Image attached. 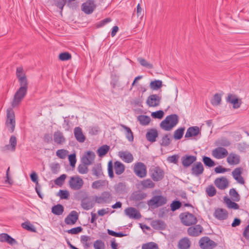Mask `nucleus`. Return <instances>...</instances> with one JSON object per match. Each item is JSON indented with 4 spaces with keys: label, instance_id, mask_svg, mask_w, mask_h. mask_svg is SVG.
I'll use <instances>...</instances> for the list:
<instances>
[{
    "label": "nucleus",
    "instance_id": "f257e3e1",
    "mask_svg": "<svg viewBox=\"0 0 249 249\" xmlns=\"http://www.w3.org/2000/svg\"><path fill=\"white\" fill-rule=\"evenodd\" d=\"M178 116L176 114H171L166 117L160 123V127L165 131L171 130L178 123Z\"/></svg>",
    "mask_w": 249,
    "mask_h": 249
},
{
    "label": "nucleus",
    "instance_id": "f03ea898",
    "mask_svg": "<svg viewBox=\"0 0 249 249\" xmlns=\"http://www.w3.org/2000/svg\"><path fill=\"white\" fill-rule=\"evenodd\" d=\"M28 87V85L20 86V88L15 93L13 101L11 102V106L13 108L16 107L20 104L22 100L27 94Z\"/></svg>",
    "mask_w": 249,
    "mask_h": 249
},
{
    "label": "nucleus",
    "instance_id": "7ed1b4c3",
    "mask_svg": "<svg viewBox=\"0 0 249 249\" xmlns=\"http://www.w3.org/2000/svg\"><path fill=\"white\" fill-rule=\"evenodd\" d=\"M5 125L10 132H13L16 125L15 115L13 107H9L6 110Z\"/></svg>",
    "mask_w": 249,
    "mask_h": 249
},
{
    "label": "nucleus",
    "instance_id": "20e7f679",
    "mask_svg": "<svg viewBox=\"0 0 249 249\" xmlns=\"http://www.w3.org/2000/svg\"><path fill=\"white\" fill-rule=\"evenodd\" d=\"M179 217L182 224L187 226L195 225L197 222L196 217L189 212L181 213Z\"/></svg>",
    "mask_w": 249,
    "mask_h": 249
},
{
    "label": "nucleus",
    "instance_id": "39448f33",
    "mask_svg": "<svg viewBox=\"0 0 249 249\" xmlns=\"http://www.w3.org/2000/svg\"><path fill=\"white\" fill-rule=\"evenodd\" d=\"M149 176L154 181L161 180L164 176V171L159 166H152L149 169Z\"/></svg>",
    "mask_w": 249,
    "mask_h": 249
},
{
    "label": "nucleus",
    "instance_id": "423d86ee",
    "mask_svg": "<svg viewBox=\"0 0 249 249\" xmlns=\"http://www.w3.org/2000/svg\"><path fill=\"white\" fill-rule=\"evenodd\" d=\"M133 172L138 177L145 178L147 175L146 166L143 162H137L134 165Z\"/></svg>",
    "mask_w": 249,
    "mask_h": 249
},
{
    "label": "nucleus",
    "instance_id": "0eeeda50",
    "mask_svg": "<svg viewBox=\"0 0 249 249\" xmlns=\"http://www.w3.org/2000/svg\"><path fill=\"white\" fill-rule=\"evenodd\" d=\"M84 181L79 176H75L70 177L69 185L72 190L75 191L79 190L82 187Z\"/></svg>",
    "mask_w": 249,
    "mask_h": 249
},
{
    "label": "nucleus",
    "instance_id": "6e6552de",
    "mask_svg": "<svg viewBox=\"0 0 249 249\" xmlns=\"http://www.w3.org/2000/svg\"><path fill=\"white\" fill-rule=\"evenodd\" d=\"M167 202V199L161 195L154 196L148 201L149 206L159 207L165 204Z\"/></svg>",
    "mask_w": 249,
    "mask_h": 249
},
{
    "label": "nucleus",
    "instance_id": "1a4fd4ad",
    "mask_svg": "<svg viewBox=\"0 0 249 249\" xmlns=\"http://www.w3.org/2000/svg\"><path fill=\"white\" fill-rule=\"evenodd\" d=\"M94 199L98 204L109 203L112 200V196L110 192L105 191L100 196H95Z\"/></svg>",
    "mask_w": 249,
    "mask_h": 249
},
{
    "label": "nucleus",
    "instance_id": "9d476101",
    "mask_svg": "<svg viewBox=\"0 0 249 249\" xmlns=\"http://www.w3.org/2000/svg\"><path fill=\"white\" fill-rule=\"evenodd\" d=\"M200 248L202 249H212L216 244L208 237H203L199 241Z\"/></svg>",
    "mask_w": 249,
    "mask_h": 249
},
{
    "label": "nucleus",
    "instance_id": "9b49d317",
    "mask_svg": "<svg viewBox=\"0 0 249 249\" xmlns=\"http://www.w3.org/2000/svg\"><path fill=\"white\" fill-rule=\"evenodd\" d=\"M94 0H88L82 4L81 10L86 14H91L96 8Z\"/></svg>",
    "mask_w": 249,
    "mask_h": 249
},
{
    "label": "nucleus",
    "instance_id": "f8f14e48",
    "mask_svg": "<svg viewBox=\"0 0 249 249\" xmlns=\"http://www.w3.org/2000/svg\"><path fill=\"white\" fill-rule=\"evenodd\" d=\"M16 76L20 86L28 85V80L22 67H18L16 69Z\"/></svg>",
    "mask_w": 249,
    "mask_h": 249
},
{
    "label": "nucleus",
    "instance_id": "ddd939ff",
    "mask_svg": "<svg viewBox=\"0 0 249 249\" xmlns=\"http://www.w3.org/2000/svg\"><path fill=\"white\" fill-rule=\"evenodd\" d=\"M161 97L158 94H151L146 100V104L149 107H156L160 105Z\"/></svg>",
    "mask_w": 249,
    "mask_h": 249
},
{
    "label": "nucleus",
    "instance_id": "4468645a",
    "mask_svg": "<svg viewBox=\"0 0 249 249\" xmlns=\"http://www.w3.org/2000/svg\"><path fill=\"white\" fill-rule=\"evenodd\" d=\"M212 155L214 158L217 159H221L228 155V152L227 150L224 147H218L213 150Z\"/></svg>",
    "mask_w": 249,
    "mask_h": 249
},
{
    "label": "nucleus",
    "instance_id": "2eb2a0df",
    "mask_svg": "<svg viewBox=\"0 0 249 249\" xmlns=\"http://www.w3.org/2000/svg\"><path fill=\"white\" fill-rule=\"evenodd\" d=\"M204 170L202 163L200 161L196 162L192 166L191 173L192 175L198 177L203 174Z\"/></svg>",
    "mask_w": 249,
    "mask_h": 249
},
{
    "label": "nucleus",
    "instance_id": "dca6fc26",
    "mask_svg": "<svg viewBox=\"0 0 249 249\" xmlns=\"http://www.w3.org/2000/svg\"><path fill=\"white\" fill-rule=\"evenodd\" d=\"M203 230V227L198 224L188 228L187 232L190 236L196 237L199 236L202 233Z\"/></svg>",
    "mask_w": 249,
    "mask_h": 249
},
{
    "label": "nucleus",
    "instance_id": "f3484780",
    "mask_svg": "<svg viewBox=\"0 0 249 249\" xmlns=\"http://www.w3.org/2000/svg\"><path fill=\"white\" fill-rule=\"evenodd\" d=\"M243 171V169L242 167L236 168L232 172V175L233 178L237 181V182L243 185L245 184V180L243 177L241 176Z\"/></svg>",
    "mask_w": 249,
    "mask_h": 249
},
{
    "label": "nucleus",
    "instance_id": "a211bd4d",
    "mask_svg": "<svg viewBox=\"0 0 249 249\" xmlns=\"http://www.w3.org/2000/svg\"><path fill=\"white\" fill-rule=\"evenodd\" d=\"M118 155L125 163H131L134 160L133 155L128 151H119Z\"/></svg>",
    "mask_w": 249,
    "mask_h": 249
},
{
    "label": "nucleus",
    "instance_id": "6ab92c4d",
    "mask_svg": "<svg viewBox=\"0 0 249 249\" xmlns=\"http://www.w3.org/2000/svg\"><path fill=\"white\" fill-rule=\"evenodd\" d=\"M124 213L130 218L139 219L141 217V213L133 207L127 208L125 209Z\"/></svg>",
    "mask_w": 249,
    "mask_h": 249
},
{
    "label": "nucleus",
    "instance_id": "aec40b11",
    "mask_svg": "<svg viewBox=\"0 0 249 249\" xmlns=\"http://www.w3.org/2000/svg\"><path fill=\"white\" fill-rule=\"evenodd\" d=\"M181 160L183 167H188L196 160V157L193 155H186L182 157Z\"/></svg>",
    "mask_w": 249,
    "mask_h": 249
},
{
    "label": "nucleus",
    "instance_id": "412c9836",
    "mask_svg": "<svg viewBox=\"0 0 249 249\" xmlns=\"http://www.w3.org/2000/svg\"><path fill=\"white\" fill-rule=\"evenodd\" d=\"M215 186L221 190H224L228 187L229 184V181L226 177L217 178L214 180Z\"/></svg>",
    "mask_w": 249,
    "mask_h": 249
},
{
    "label": "nucleus",
    "instance_id": "4be33fe9",
    "mask_svg": "<svg viewBox=\"0 0 249 249\" xmlns=\"http://www.w3.org/2000/svg\"><path fill=\"white\" fill-rule=\"evenodd\" d=\"M213 215L216 219L224 220L228 218V213L226 209L218 208L215 210Z\"/></svg>",
    "mask_w": 249,
    "mask_h": 249
},
{
    "label": "nucleus",
    "instance_id": "5701e85b",
    "mask_svg": "<svg viewBox=\"0 0 249 249\" xmlns=\"http://www.w3.org/2000/svg\"><path fill=\"white\" fill-rule=\"evenodd\" d=\"M78 219V214L75 211H71L65 219V222L67 225L74 224Z\"/></svg>",
    "mask_w": 249,
    "mask_h": 249
},
{
    "label": "nucleus",
    "instance_id": "b1692460",
    "mask_svg": "<svg viewBox=\"0 0 249 249\" xmlns=\"http://www.w3.org/2000/svg\"><path fill=\"white\" fill-rule=\"evenodd\" d=\"M145 137L148 142L151 143L154 142L158 137V131L155 128L148 129Z\"/></svg>",
    "mask_w": 249,
    "mask_h": 249
},
{
    "label": "nucleus",
    "instance_id": "393cba45",
    "mask_svg": "<svg viewBox=\"0 0 249 249\" xmlns=\"http://www.w3.org/2000/svg\"><path fill=\"white\" fill-rule=\"evenodd\" d=\"M227 102L232 104L235 109L239 108L242 103L241 100H239L235 95L232 94H228Z\"/></svg>",
    "mask_w": 249,
    "mask_h": 249
},
{
    "label": "nucleus",
    "instance_id": "a878e982",
    "mask_svg": "<svg viewBox=\"0 0 249 249\" xmlns=\"http://www.w3.org/2000/svg\"><path fill=\"white\" fill-rule=\"evenodd\" d=\"M95 157V155L93 152L88 151L83 156L81 160L83 163L90 165L93 162Z\"/></svg>",
    "mask_w": 249,
    "mask_h": 249
},
{
    "label": "nucleus",
    "instance_id": "bb28decb",
    "mask_svg": "<svg viewBox=\"0 0 249 249\" xmlns=\"http://www.w3.org/2000/svg\"><path fill=\"white\" fill-rule=\"evenodd\" d=\"M227 162L231 165L238 164L240 161V156L235 153H230L227 158Z\"/></svg>",
    "mask_w": 249,
    "mask_h": 249
},
{
    "label": "nucleus",
    "instance_id": "cd10ccee",
    "mask_svg": "<svg viewBox=\"0 0 249 249\" xmlns=\"http://www.w3.org/2000/svg\"><path fill=\"white\" fill-rule=\"evenodd\" d=\"M94 205V203L93 200L89 197H86L82 199L81 206L84 210H89L91 209Z\"/></svg>",
    "mask_w": 249,
    "mask_h": 249
},
{
    "label": "nucleus",
    "instance_id": "c85d7f7f",
    "mask_svg": "<svg viewBox=\"0 0 249 249\" xmlns=\"http://www.w3.org/2000/svg\"><path fill=\"white\" fill-rule=\"evenodd\" d=\"M53 141L57 145H61L65 142L66 139L63 133L58 130L53 133Z\"/></svg>",
    "mask_w": 249,
    "mask_h": 249
},
{
    "label": "nucleus",
    "instance_id": "c756f323",
    "mask_svg": "<svg viewBox=\"0 0 249 249\" xmlns=\"http://www.w3.org/2000/svg\"><path fill=\"white\" fill-rule=\"evenodd\" d=\"M74 135L76 140L79 142H84L86 140V137L83 133L82 128L79 126L74 129Z\"/></svg>",
    "mask_w": 249,
    "mask_h": 249
},
{
    "label": "nucleus",
    "instance_id": "7c9ffc66",
    "mask_svg": "<svg viewBox=\"0 0 249 249\" xmlns=\"http://www.w3.org/2000/svg\"><path fill=\"white\" fill-rule=\"evenodd\" d=\"M200 133V130L198 126H191L188 128L185 134L186 138L196 136Z\"/></svg>",
    "mask_w": 249,
    "mask_h": 249
},
{
    "label": "nucleus",
    "instance_id": "2f4dec72",
    "mask_svg": "<svg viewBox=\"0 0 249 249\" xmlns=\"http://www.w3.org/2000/svg\"><path fill=\"white\" fill-rule=\"evenodd\" d=\"M151 226L153 229L158 230H164L166 226L165 223L161 220H153L151 223Z\"/></svg>",
    "mask_w": 249,
    "mask_h": 249
},
{
    "label": "nucleus",
    "instance_id": "473e14b6",
    "mask_svg": "<svg viewBox=\"0 0 249 249\" xmlns=\"http://www.w3.org/2000/svg\"><path fill=\"white\" fill-rule=\"evenodd\" d=\"M0 242H7L10 245H13L17 243L16 240L7 233H2L0 234Z\"/></svg>",
    "mask_w": 249,
    "mask_h": 249
},
{
    "label": "nucleus",
    "instance_id": "72a5a7b5",
    "mask_svg": "<svg viewBox=\"0 0 249 249\" xmlns=\"http://www.w3.org/2000/svg\"><path fill=\"white\" fill-rule=\"evenodd\" d=\"M191 241L187 237L181 239L178 243L179 249H189L191 246Z\"/></svg>",
    "mask_w": 249,
    "mask_h": 249
},
{
    "label": "nucleus",
    "instance_id": "f704fd0d",
    "mask_svg": "<svg viewBox=\"0 0 249 249\" xmlns=\"http://www.w3.org/2000/svg\"><path fill=\"white\" fill-rule=\"evenodd\" d=\"M114 168L115 174L117 175H120L123 174L125 170L124 164L119 161L114 162Z\"/></svg>",
    "mask_w": 249,
    "mask_h": 249
},
{
    "label": "nucleus",
    "instance_id": "c9c22d12",
    "mask_svg": "<svg viewBox=\"0 0 249 249\" xmlns=\"http://www.w3.org/2000/svg\"><path fill=\"white\" fill-rule=\"evenodd\" d=\"M140 184L142 188L144 189L153 188L155 186V183L149 178L141 181Z\"/></svg>",
    "mask_w": 249,
    "mask_h": 249
},
{
    "label": "nucleus",
    "instance_id": "e433bc0d",
    "mask_svg": "<svg viewBox=\"0 0 249 249\" xmlns=\"http://www.w3.org/2000/svg\"><path fill=\"white\" fill-rule=\"evenodd\" d=\"M93 175L97 178H99L103 175L102 165L101 163L95 164L92 168Z\"/></svg>",
    "mask_w": 249,
    "mask_h": 249
},
{
    "label": "nucleus",
    "instance_id": "4c0bfd02",
    "mask_svg": "<svg viewBox=\"0 0 249 249\" xmlns=\"http://www.w3.org/2000/svg\"><path fill=\"white\" fill-rule=\"evenodd\" d=\"M120 125L125 130V136L129 142H133L134 140L133 133L131 129L124 124H121Z\"/></svg>",
    "mask_w": 249,
    "mask_h": 249
},
{
    "label": "nucleus",
    "instance_id": "58836bf2",
    "mask_svg": "<svg viewBox=\"0 0 249 249\" xmlns=\"http://www.w3.org/2000/svg\"><path fill=\"white\" fill-rule=\"evenodd\" d=\"M137 120L139 122L140 124L142 125H148L151 121L150 117L143 115L138 116Z\"/></svg>",
    "mask_w": 249,
    "mask_h": 249
},
{
    "label": "nucleus",
    "instance_id": "ea45409f",
    "mask_svg": "<svg viewBox=\"0 0 249 249\" xmlns=\"http://www.w3.org/2000/svg\"><path fill=\"white\" fill-rule=\"evenodd\" d=\"M170 134H166L164 135L161 139L160 143V145L164 147L168 146L171 143V139L170 138Z\"/></svg>",
    "mask_w": 249,
    "mask_h": 249
},
{
    "label": "nucleus",
    "instance_id": "a19ab883",
    "mask_svg": "<svg viewBox=\"0 0 249 249\" xmlns=\"http://www.w3.org/2000/svg\"><path fill=\"white\" fill-rule=\"evenodd\" d=\"M64 212V207L61 204H57L53 206L52 208V212L55 215H59L63 213Z\"/></svg>",
    "mask_w": 249,
    "mask_h": 249
},
{
    "label": "nucleus",
    "instance_id": "79ce46f5",
    "mask_svg": "<svg viewBox=\"0 0 249 249\" xmlns=\"http://www.w3.org/2000/svg\"><path fill=\"white\" fill-rule=\"evenodd\" d=\"M224 201L226 203L227 207L230 209L237 210L239 208V205L234 202L232 201L230 198L227 197H224Z\"/></svg>",
    "mask_w": 249,
    "mask_h": 249
},
{
    "label": "nucleus",
    "instance_id": "37998d69",
    "mask_svg": "<svg viewBox=\"0 0 249 249\" xmlns=\"http://www.w3.org/2000/svg\"><path fill=\"white\" fill-rule=\"evenodd\" d=\"M185 127H179L174 131V138L175 140L181 139L183 135Z\"/></svg>",
    "mask_w": 249,
    "mask_h": 249
},
{
    "label": "nucleus",
    "instance_id": "c03bdc74",
    "mask_svg": "<svg viewBox=\"0 0 249 249\" xmlns=\"http://www.w3.org/2000/svg\"><path fill=\"white\" fill-rule=\"evenodd\" d=\"M162 85V82L161 80H157L151 81L150 83V88L152 90H158L160 89Z\"/></svg>",
    "mask_w": 249,
    "mask_h": 249
},
{
    "label": "nucleus",
    "instance_id": "a18cd8bd",
    "mask_svg": "<svg viewBox=\"0 0 249 249\" xmlns=\"http://www.w3.org/2000/svg\"><path fill=\"white\" fill-rule=\"evenodd\" d=\"M229 194L231 198V199L236 202H238L240 199V197L238 193V192L236 191V190L234 188L230 189L229 191Z\"/></svg>",
    "mask_w": 249,
    "mask_h": 249
},
{
    "label": "nucleus",
    "instance_id": "49530a36",
    "mask_svg": "<svg viewBox=\"0 0 249 249\" xmlns=\"http://www.w3.org/2000/svg\"><path fill=\"white\" fill-rule=\"evenodd\" d=\"M109 149V146L107 145H104L100 147L97 150L99 156L102 157L105 155L108 152Z\"/></svg>",
    "mask_w": 249,
    "mask_h": 249
},
{
    "label": "nucleus",
    "instance_id": "de8ad7c7",
    "mask_svg": "<svg viewBox=\"0 0 249 249\" xmlns=\"http://www.w3.org/2000/svg\"><path fill=\"white\" fill-rule=\"evenodd\" d=\"M90 239L91 238L89 236L87 235H82L81 236L80 241L81 243L84 245V246L86 248H89L91 245V243H89Z\"/></svg>",
    "mask_w": 249,
    "mask_h": 249
},
{
    "label": "nucleus",
    "instance_id": "09e8293b",
    "mask_svg": "<svg viewBox=\"0 0 249 249\" xmlns=\"http://www.w3.org/2000/svg\"><path fill=\"white\" fill-rule=\"evenodd\" d=\"M221 101V96L220 94L218 93L215 94L213 98L212 99L211 102V104L213 106H218L220 104Z\"/></svg>",
    "mask_w": 249,
    "mask_h": 249
},
{
    "label": "nucleus",
    "instance_id": "8fccbe9b",
    "mask_svg": "<svg viewBox=\"0 0 249 249\" xmlns=\"http://www.w3.org/2000/svg\"><path fill=\"white\" fill-rule=\"evenodd\" d=\"M22 227L26 230L36 232V228L29 222H25L21 224Z\"/></svg>",
    "mask_w": 249,
    "mask_h": 249
},
{
    "label": "nucleus",
    "instance_id": "3c124183",
    "mask_svg": "<svg viewBox=\"0 0 249 249\" xmlns=\"http://www.w3.org/2000/svg\"><path fill=\"white\" fill-rule=\"evenodd\" d=\"M142 249H159V247L156 243L151 242L143 244Z\"/></svg>",
    "mask_w": 249,
    "mask_h": 249
},
{
    "label": "nucleus",
    "instance_id": "603ef678",
    "mask_svg": "<svg viewBox=\"0 0 249 249\" xmlns=\"http://www.w3.org/2000/svg\"><path fill=\"white\" fill-rule=\"evenodd\" d=\"M202 161L204 164L207 166L211 167L215 165L214 161L210 157L204 156L202 159Z\"/></svg>",
    "mask_w": 249,
    "mask_h": 249
},
{
    "label": "nucleus",
    "instance_id": "864d4df0",
    "mask_svg": "<svg viewBox=\"0 0 249 249\" xmlns=\"http://www.w3.org/2000/svg\"><path fill=\"white\" fill-rule=\"evenodd\" d=\"M138 61L140 63V64L143 67L149 69H152L153 68V66L152 64L148 63L145 59L143 58H138Z\"/></svg>",
    "mask_w": 249,
    "mask_h": 249
},
{
    "label": "nucleus",
    "instance_id": "5fc2aeb1",
    "mask_svg": "<svg viewBox=\"0 0 249 249\" xmlns=\"http://www.w3.org/2000/svg\"><path fill=\"white\" fill-rule=\"evenodd\" d=\"M67 177L65 174L61 175L59 177L57 178L54 180L55 184L61 186L64 183L65 180Z\"/></svg>",
    "mask_w": 249,
    "mask_h": 249
},
{
    "label": "nucleus",
    "instance_id": "6e6d98bb",
    "mask_svg": "<svg viewBox=\"0 0 249 249\" xmlns=\"http://www.w3.org/2000/svg\"><path fill=\"white\" fill-rule=\"evenodd\" d=\"M206 191L209 196L212 197L215 195L216 190L213 185H209L206 188Z\"/></svg>",
    "mask_w": 249,
    "mask_h": 249
},
{
    "label": "nucleus",
    "instance_id": "4d7b16f0",
    "mask_svg": "<svg viewBox=\"0 0 249 249\" xmlns=\"http://www.w3.org/2000/svg\"><path fill=\"white\" fill-rule=\"evenodd\" d=\"M55 5L61 10V12H62L64 5L67 3L68 0H54Z\"/></svg>",
    "mask_w": 249,
    "mask_h": 249
},
{
    "label": "nucleus",
    "instance_id": "13d9d810",
    "mask_svg": "<svg viewBox=\"0 0 249 249\" xmlns=\"http://www.w3.org/2000/svg\"><path fill=\"white\" fill-rule=\"evenodd\" d=\"M94 249H105V245L101 240H97L93 243Z\"/></svg>",
    "mask_w": 249,
    "mask_h": 249
},
{
    "label": "nucleus",
    "instance_id": "bf43d9fd",
    "mask_svg": "<svg viewBox=\"0 0 249 249\" xmlns=\"http://www.w3.org/2000/svg\"><path fill=\"white\" fill-rule=\"evenodd\" d=\"M87 165H89V164H86L83 163L82 164H79L77 168L79 173L82 174L87 173L88 172Z\"/></svg>",
    "mask_w": 249,
    "mask_h": 249
},
{
    "label": "nucleus",
    "instance_id": "052dcab7",
    "mask_svg": "<svg viewBox=\"0 0 249 249\" xmlns=\"http://www.w3.org/2000/svg\"><path fill=\"white\" fill-rule=\"evenodd\" d=\"M146 195L143 193H137L133 195V199L135 201H140L145 198Z\"/></svg>",
    "mask_w": 249,
    "mask_h": 249
},
{
    "label": "nucleus",
    "instance_id": "680f3d73",
    "mask_svg": "<svg viewBox=\"0 0 249 249\" xmlns=\"http://www.w3.org/2000/svg\"><path fill=\"white\" fill-rule=\"evenodd\" d=\"M68 154V151L65 149L58 150L56 152V156L60 159H64L66 158Z\"/></svg>",
    "mask_w": 249,
    "mask_h": 249
},
{
    "label": "nucleus",
    "instance_id": "e2e57ef3",
    "mask_svg": "<svg viewBox=\"0 0 249 249\" xmlns=\"http://www.w3.org/2000/svg\"><path fill=\"white\" fill-rule=\"evenodd\" d=\"M71 54L68 52L62 53L59 55V58L61 61H67L71 59Z\"/></svg>",
    "mask_w": 249,
    "mask_h": 249
},
{
    "label": "nucleus",
    "instance_id": "0e129e2a",
    "mask_svg": "<svg viewBox=\"0 0 249 249\" xmlns=\"http://www.w3.org/2000/svg\"><path fill=\"white\" fill-rule=\"evenodd\" d=\"M164 116V112L162 110H158L151 113V116L155 119H161Z\"/></svg>",
    "mask_w": 249,
    "mask_h": 249
},
{
    "label": "nucleus",
    "instance_id": "69168bd1",
    "mask_svg": "<svg viewBox=\"0 0 249 249\" xmlns=\"http://www.w3.org/2000/svg\"><path fill=\"white\" fill-rule=\"evenodd\" d=\"M181 203L179 201H174L171 204V210L174 212L180 208Z\"/></svg>",
    "mask_w": 249,
    "mask_h": 249
},
{
    "label": "nucleus",
    "instance_id": "338daca9",
    "mask_svg": "<svg viewBox=\"0 0 249 249\" xmlns=\"http://www.w3.org/2000/svg\"><path fill=\"white\" fill-rule=\"evenodd\" d=\"M105 182L103 180H98L94 181L91 185L92 188L99 189L104 185Z\"/></svg>",
    "mask_w": 249,
    "mask_h": 249
},
{
    "label": "nucleus",
    "instance_id": "774afa93",
    "mask_svg": "<svg viewBox=\"0 0 249 249\" xmlns=\"http://www.w3.org/2000/svg\"><path fill=\"white\" fill-rule=\"evenodd\" d=\"M9 143L11 146L12 151H14L17 143V138L15 136H12L9 140Z\"/></svg>",
    "mask_w": 249,
    "mask_h": 249
}]
</instances>
